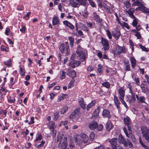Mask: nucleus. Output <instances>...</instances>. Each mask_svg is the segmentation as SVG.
Instances as JSON below:
<instances>
[{
	"label": "nucleus",
	"mask_w": 149,
	"mask_h": 149,
	"mask_svg": "<svg viewBox=\"0 0 149 149\" xmlns=\"http://www.w3.org/2000/svg\"><path fill=\"white\" fill-rule=\"evenodd\" d=\"M67 138L63 137L59 135H58L57 137V142L59 141V143L58 145V147L60 149H68L67 148L68 146Z\"/></svg>",
	"instance_id": "f257e3e1"
},
{
	"label": "nucleus",
	"mask_w": 149,
	"mask_h": 149,
	"mask_svg": "<svg viewBox=\"0 0 149 149\" xmlns=\"http://www.w3.org/2000/svg\"><path fill=\"white\" fill-rule=\"evenodd\" d=\"M77 57H79L80 60L81 62L84 61L86 59V54L85 53L84 49L80 45H79L76 51Z\"/></svg>",
	"instance_id": "f03ea898"
},
{
	"label": "nucleus",
	"mask_w": 149,
	"mask_h": 149,
	"mask_svg": "<svg viewBox=\"0 0 149 149\" xmlns=\"http://www.w3.org/2000/svg\"><path fill=\"white\" fill-rule=\"evenodd\" d=\"M141 129L143 137L145 140L149 141V129L145 127L141 128Z\"/></svg>",
	"instance_id": "7ed1b4c3"
},
{
	"label": "nucleus",
	"mask_w": 149,
	"mask_h": 149,
	"mask_svg": "<svg viewBox=\"0 0 149 149\" xmlns=\"http://www.w3.org/2000/svg\"><path fill=\"white\" fill-rule=\"evenodd\" d=\"M102 43L104 47L102 49V50H104V51L108 50L109 49V47L108 41L107 40L104 38H101Z\"/></svg>",
	"instance_id": "20e7f679"
},
{
	"label": "nucleus",
	"mask_w": 149,
	"mask_h": 149,
	"mask_svg": "<svg viewBox=\"0 0 149 149\" xmlns=\"http://www.w3.org/2000/svg\"><path fill=\"white\" fill-rule=\"evenodd\" d=\"M66 47L65 46V44L64 43H62L60 45L59 47V49L61 53L63 54H64L65 56L68 55L70 53V49L69 47L68 52H67L66 51Z\"/></svg>",
	"instance_id": "39448f33"
},
{
	"label": "nucleus",
	"mask_w": 149,
	"mask_h": 149,
	"mask_svg": "<svg viewBox=\"0 0 149 149\" xmlns=\"http://www.w3.org/2000/svg\"><path fill=\"white\" fill-rule=\"evenodd\" d=\"M130 93L131 95L127 96L126 98L127 99V101H128L130 103H132L136 100L135 93L132 92Z\"/></svg>",
	"instance_id": "423d86ee"
},
{
	"label": "nucleus",
	"mask_w": 149,
	"mask_h": 149,
	"mask_svg": "<svg viewBox=\"0 0 149 149\" xmlns=\"http://www.w3.org/2000/svg\"><path fill=\"white\" fill-rule=\"evenodd\" d=\"M126 141H127L122 134H120L118 138V142L123 144L125 147H127V143Z\"/></svg>",
	"instance_id": "0eeeda50"
},
{
	"label": "nucleus",
	"mask_w": 149,
	"mask_h": 149,
	"mask_svg": "<svg viewBox=\"0 0 149 149\" xmlns=\"http://www.w3.org/2000/svg\"><path fill=\"white\" fill-rule=\"evenodd\" d=\"M110 143L112 149H114L116 148V146L117 145V138H114L111 139H109L108 140Z\"/></svg>",
	"instance_id": "6e6552de"
},
{
	"label": "nucleus",
	"mask_w": 149,
	"mask_h": 149,
	"mask_svg": "<svg viewBox=\"0 0 149 149\" xmlns=\"http://www.w3.org/2000/svg\"><path fill=\"white\" fill-rule=\"evenodd\" d=\"M123 52V49L122 47L120 46H117L116 47L114 50L113 53L115 55H117L120 54Z\"/></svg>",
	"instance_id": "1a4fd4ad"
},
{
	"label": "nucleus",
	"mask_w": 149,
	"mask_h": 149,
	"mask_svg": "<svg viewBox=\"0 0 149 149\" xmlns=\"http://www.w3.org/2000/svg\"><path fill=\"white\" fill-rule=\"evenodd\" d=\"M124 123L125 125H127L128 128V130L130 131L131 129V120L127 116L124 119Z\"/></svg>",
	"instance_id": "9d476101"
},
{
	"label": "nucleus",
	"mask_w": 149,
	"mask_h": 149,
	"mask_svg": "<svg viewBox=\"0 0 149 149\" xmlns=\"http://www.w3.org/2000/svg\"><path fill=\"white\" fill-rule=\"evenodd\" d=\"M80 63L79 61L75 60H72L69 63V65L71 67L75 68L79 65Z\"/></svg>",
	"instance_id": "9b49d317"
},
{
	"label": "nucleus",
	"mask_w": 149,
	"mask_h": 149,
	"mask_svg": "<svg viewBox=\"0 0 149 149\" xmlns=\"http://www.w3.org/2000/svg\"><path fill=\"white\" fill-rule=\"evenodd\" d=\"M70 5L74 8H78L79 6L78 3L74 0H69V1Z\"/></svg>",
	"instance_id": "f8f14e48"
},
{
	"label": "nucleus",
	"mask_w": 149,
	"mask_h": 149,
	"mask_svg": "<svg viewBox=\"0 0 149 149\" xmlns=\"http://www.w3.org/2000/svg\"><path fill=\"white\" fill-rule=\"evenodd\" d=\"M102 115L104 118H110L111 117L110 112L107 110H104L102 112Z\"/></svg>",
	"instance_id": "ddd939ff"
},
{
	"label": "nucleus",
	"mask_w": 149,
	"mask_h": 149,
	"mask_svg": "<svg viewBox=\"0 0 149 149\" xmlns=\"http://www.w3.org/2000/svg\"><path fill=\"white\" fill-rule=\"evenodd\" d=\"M120 96L119 97V99L120 100L124 99L125 96V91L123 88H120L119 91Z\"/></svg>",
	"instance_id": "4468645a"
},
{
	"label": "nucleus",
	"mask_w": 149,
	"mask_h": 149,
	"mask_svg": "<svg viewBox=\"0 0 149 149\" xmlns=\"http://www.w3.org/2000/svg\"><path fill=\"white\" fill-rule=\"evenodd\" d=\"M134 2L132 4L133 6H139L143 3H144L142 0H132Z\"/></svg>",
	"instance_id": "2eb2a0df"
},
{
	"label": "nucleus",
	"mask_w": 149,
	"mask_h": 149,
	"mask_svg": "<svg viewBox=\"0 0 149 149\" xmlns=\"http://www.w3.org/2000/svg\"><path fill=\"white\" fill-rule=\"evenodd\" d=\"M98 127V124L95 121L92 122L89 125V128L92 130H94Z\"/></svg>",
	"instance_id": "dca6fc26"
},
{
	"label": "nucleus",
	"mask_w": 149,
	"mask_h": 149,
	"mask_svg": "<svg viewBox=\"0 0 149 149\" xmlns=\"http://www.w3.org/2000/svg\"><path fill=\"white\" fill-rule=\"evenodd\" d=\"M143 4V3L139 6H140V10L148 13L149 12V10L144 6Z\"/></svg>",
	"instance_id": "f3484780"
},
{
	"label": "nucleus",
	"mask_w": 149,
	"mask_h": 149,
	"mask_svg": "<svg viewBox=\"0 0 149 149\" xmlns=\"http://www.w3.org/2000/svg\"><path fill=\"white\" fill-rule=\"evenodd\" d=\"M63 23L71 29H74V26L71 23L68 21L66 20L64 21L63 22Z\"/></svg>",
	"instance_id": "a211bd4d"
},
{
	"label": "nucleus",
	"mask_w": 149,
	"mask_h": 149,
	"mask_svg": "<svg viewBox=\"0 0 149 149\" xmlns=\"http://www.w3.org/2000/svg\"><path fill=\"white\" fill-rule=\"evenodd\" d=\"M67 75H68L70 77H71L72 79H73L76 76V73L74 70H73L70 72H68L67 73Z\"/></svg>",
	"instance_id": "6ab92c4d"
},
{
	"label": "nucleus",
	"mask_w": 149,
	"mask_h": 149,
	"mask_svg": "<svg viewBox=\"0 0 149 149\" xmlns=\"http://www.w3.org/2000/svg\"><path fill=\"white\" fill-rule=\"evenodd\" d=\"M82 141L84 143H86L88 140V137L85 134H83L81 135Z\"/></svg>",
	"instance_id": "aec40b11"
},
{
	"label": "nucleus",
	"mask_w": 149,
	"mask_h": 149,
	"mask_svg": "<svg viewBox=\"0 0 149 149\" xmlns=\"http://www.w3.org/2000/svg\"><path fill=\"white\" fill-rule=\"evenodd\" d=\"M114 101L115 104L117 108L119 109V105L120 102L116 96L114 95Z\"/></svg>",
	"instance_id": "412c9836"
},
{
	"label": "nucleus",
	"mask_w": 149,
	"mask_h": 149,
	"mask_svg": "<svg viewBox=\"0 0 149 149\" xmlns=\"http://www.w3.org/2000/svg\"><path fill=\"white\" fill-rule=\"evenodd\" d=\"M113 126L111 122H108L106 123V127L108 131H109L111 129L113 128Z\"/></svg>",
	"instance_id": "4be33fe9"
},
{
	"label": "nucleus",
	"mask_w": 149,
	"mask_h": 149,
	"mask_svg": "<svg viewBox=\"0 0 149 149\" xmlns=\"http://www.w3.org/2000/svg\"><path fill=\"white\" fill-rule=\"evenodd\" d=\"M80 111L79 109H75L70 115V118H72L75 116V115H77L78 114Z\"/></svg>",
	"instance_id": "5701e85b"
},
{
	"label": "nucleus",
	"mask_w": 149,
	"mask_h": 149,
	"mask_svg": "<svg viewBox=\"0 0 149 149\" xmlns=\"http://www.w3.org/2000/svg\"><path fill=\"white\" fill-rule=\"evenodd\" d=\"M59 23L58 17L56 16L54 17L52 19V24L53 25L58 24Z\"/></svg>",
	"instance_id": "b1692460"
},
{
	"label": "nucleus",
	"mask_w": 149,
	"mask_h": 149,
	"mask_svg": "<svg viewBox=\"0 0 149 149\" xmlns=\"http://www.w3.org/2000/svg\"><path fill=\"white\" fill-rule=\"evenodd\" d=\"M100 108L99 107L96 109L93 114V116L95 118H97L99 115V113L100 112Z\"/></svg>",
	"instance_id": "393cba45"
},
{
	"label": "nucleus",
	"mask_w": 149,
	"mask_h": 149,
	"mask_svg": "<svg viewBox=\"0 0 149 149\" xmlns=\"http://www.w3.org/2000/svg\"><path fill=\"white\" fill-rule=\"evenodd\" d=\"M141 87L142 91V92L145 93L146 92L148 91V86H146V85H144L143 84H141Z\"/></svg>",
	"instance_id": "a878e982"
},
{
	"label": "nucleus",
	"mask_w": 149,
	"mask_h": 149,
	"mask_svg": "<svg viewBox=\"0 0 149 149\" xmlns=\"http://www.w3.org/2000/svg\"><path fill=\"white\" fill-rule=\"evenodd\" d=\"M112 36L116 38V39L117 40L119 38L120 35V31H116L115 32L112 33Z\"/></svg>",
	"instance_id": "bb28decb"
},
{
	"label": "nucleus",
	"mask_w": 149,
	"mask_h": 149,
	"mask_svg": "<svg viewBox=\"0 0 149 149\" xmlns=\"http://www.w3.org/2000/svg\"><path fill=\"white\" fill-rule=\"evenodd\" d=\"M136 98L139 102L143 103L144 102L145 98L143 96H141L139 97L138 95H136Z\"/></svg>",
	"instance_id": "cd10ccee"
},
{
	"label": "nucleus",
	"mask_w": 149,
	"mask_h": 149,
	"mask_svg": "<svg viewBox=\"0 0 149 149\" xmlns=\"http://www.w3.org/2000/svg\"><path fill=\"white\" fill-rule=\"evenodd\" d=\"M131 63L132 64V67L133 68H134L136 65V60L134 57H131L130 58Z\"/></svg>",
	"instance_id": "c85d7f7f"
},
{
	"label": "nucleus",
	"mask_w": 149,
	"mask_h": 149,
	"mask_svg": "<svg viewBox=\"0 0 149 149\" xmlns=\"http://www.w3.org/2000/svg\"><path fill=\"white\" fill-rule=\"evenodd\" d=\"M96 103V102L95 100H93L91 102L88 104L86 107V109L87 110H88L91 107L93 106Z\"/></svg>",
	"instance_id": "c756f323"
},
{
	"label": "nucleus",
	"mask_w": 149,
	"mask_h": 149,
	"mask_svg": "<svg viewBox=\"0 0 149 149\" xmlns=\"http://www.w3.org/2000/svg\"><path fill=\"white\" fill-rule=\"evenodd\" d=\"M129 136L132 139L133 141H136L135 137L134 135L131 133V131L129 130Z\"/></svg>",
	"instance_id": "7c9ffc66"
},
{
	"label": "nucleus",
	"mask_w": 149,
	"mask_h": 149,
	"mask_svg": "<svg viewBox=\"0 0 149 149\" xmlns=\"http://www.w3.org/2000/svg\"><path fill=\"white\" fill-rule=\"evenodd\" d=\"M80 26L81 29L85 31L86 32H88L89 31L88 28L84 24H81Z\"/></svg>",
	"instance_id": "2f4dec72"
},
{
	"label": "nucleus",
	"mask_w": 149,
	"mask_h": 149,
	"mask_svg": "<svg viewBox=\"0 0 149 149\" xmlns=\"http://www.w3.org/2000/svg\"><path fill=\"white\" fill-rule=\"evenodd\" d=\"M76 1L78 2L81 5L85 6L86 5V2L87 0H76Z\"/></svg>",
	"instance_id": "473e14b6"
},
{
	"label": "nucleus",
	"mask_w": 149,
	"mask_h": 149,
	"mask_svg": "<svg viewBox=\"0 0 149 149\" xmlns=\"http://www.w3.org/2000/svg\"><path fill=\"white\" fill-rule=\"evenodd\" d=\"M94 20L97 22H102V19H100L99 15H96L94 16Z\"/></svg>",
	"instance_id": "72a5a7b5"
},
{
	"label": "nucleus",
	"mask_w": 149,
	"mask_h": 149,
	"mask_svg": "<svg viewBox=\"0 0 149 149\" xmlns=\"http://www.w3.org/2000/svg\"><path fill=\"white\" fill-rule=\"evenodd\" d=\"M69 40L70 41V45L71 47H72L73 46V43L74 42V38L71 36H70L68 38Z\"/></svg>",
	"instance_id": "f704fd0d"
},
{
	"label": "nucleus",
	"mask_w": 149,
	"mask_h": 149,
	"mask_svg": "<svg viewBox=\"0 0 149 149\" xmlns=\"http://www.w3.org/2000/svg\"><path fill=\"white\" fill-rule=\"evenodd\" d=\"M125 65L126 69L125 70L127 71H130V63L129 62H125Z\"/></svg>",
	"instance_id": "c9c22d12"
},
{
	"label": "nucleus",
	"mask_w": 149,
	"mask_h": 149,
	"mask_svg": "<svg viewBox=\"0 0 149 149\" xmlns=\"http://www.w3.org/2000/svg\"><path fill=\"white\" fill-rule=\"evenodd\" d=\"M49 126L50 129L54 128L55 127V123L53 122H50L48 124Z\"/></svg>",
	"instance_id": "e433bc0d"
},
{
	"label": "nucleus",
	"mask_w": 149,
	"mask_h": 149,
	"mask_svg": "<svg viewBox=\"0 0 149 149\" xmlns=\"http://www.w3.org/2000/svg\"><path fill=\"white\" fill-rule=\"evenodd\" d=\"M102 85L103 86L107 88H109L110 86V84L107 81H106L102 83Z\"/></svg>",
	"instance_id": "4c0bfd02"
},
{
	"label": "nucleus",
	"mask_w": 149,
	"mask_h": 149,
	"mask_svg": "<svg viewBox=\"0 0 149 149\" xmlns=\"http://www.w3.org/2000/svg\"><path fill=\"white\" fill-rule=\"evenodd\" d=\"M12 61L11 59H9L8 61H6L4 62V64L8 66H11Z\"/></svg>",
	"instance_id": "58836bf2"
},
{
	"label": "nucleus",
	"mask_w": 149,
	"mask_h": 149,
	"mask_svg": "<svg viewBox=\"0 0 149 149\" xmlns=\"http://www.w3.org/2000/svg\"><path fill=\"white\" fill-rule=\"evenodd\" d=\"M68 107L67 106L64 107L61 111V114H64L66 111L68 110Z\"/></svg>",
	"instance_id": "ea45409f"
},
{
	"label": "nucleus",
	"mask_w": 149,
	"mask_h": 149,
	"mask_svg": "<svg viewBox=\"0 0 149 149\" xmlns=\"http://www.w3.org/2000/svg\"><path fill=\"white\" fill-rule=\"evenodd\" d=\"M95 136V133L93 132H92L91 133V134L90 135V140L91 141H93L94 139Z\"/></svg>",
	"instance_id": "a19ab883"
},
{
	"label": "nucleus",
	"mask_w": 149,
	"mask_h": 149,
	"mask_svg": "<svg viewBox=\"0 0 149 149\" xmlns=\"http://www.w3.org/2000/svg\"><path fill=\"white\" fill-rule=\"evenodd\" d=\"M126 142L127 143V146H129V147L130 148H131L133 147V145L130 141L128 139H127Z\"/></svg>",
	"instance_id": "79ce46f5"
},
{
	"label": "nucleus",
	"mask_w": 149,
	"mask_h": 149,
	"mask_svg": "<svg viewBox=\"0 0 149 149\" xmlns=\"http://www.w3.org/2000/svg\"><path fill=\"white\" fill-rule=\"evenodd\" d=\"M139 143L140 144L143 146V147L145 148L146 149H147V148H148L147 146L145 145L142 142V141L141 140V138L140 137L139 138Z\"/></svg>",
	"instance_id": "37998d69"
},
{
	"label": "nucleus",
	"mask_w": 149,
	"mask_h": 149,
	"mask_svg": "<svg viewBox=\"0 0 149 149\" xmlns=\"http://www.w3.org/2000/svg\"><path fill=\"white\" fill-rule=\"evenodd\" d=\"M1 50L2 51H5L6 52H8V49L7 47L4 45H1Z\"/></svg>",
	"instance_id": "c03bdc74"
},
{
	"label": "nucleus",
	"mask_w": 149,
	"mask_h": 149,
	"mask_svg": "<svg viewBox=\"0 0 149 149\" xmlns=\"http://www.w3.org/2000/svg\"><path fill=\"white\" fill-rule=\"evenodd\" d=\"M134 10L133 8L130 9L128 11H127V12L130 15L133 14V13L134 12Z\"/></svg>",
	"instance_id": "a18cd8bd"
},
{
	"label": "nucleus",
	"mask_w": 149,
	"mask_h": 149,
	"mask_svg": "<svg viewBox=\"0 0 149 149\" xmlns=\"http://www.w3.org/2000/svg\"><path fill=\"white\" fill-rule=\"evenodd\" d=\"M42 136L39 133L38 134V137L36 138L35 141L36 142L39 141L42 139Z\"/></svg>",
	"instance_id": "49530a36"
},
{
	"label": "nucleus",
	"mask_w": 149,
	"mask_h": 149,
	"mask_svg": "<svg viewBox=\"0 0 149 149\" xmlns=\"http://www.w3.org/2000/svg\"><path fill=\"white\" fill-rule=\"evenodd\" d=\"M54 119L55 120H58L59 118V113L56 112L54 113Z\"/></svg>",
	"instance_id": "de8ad7c7"
},
{
	"label": "nucleus",
	"mask_w": 149,
	"mask_h": 149,
	"mask_svg": "<svg viewBox=\"0 0 149 149\" xmlns=\"http://www.w3.org/2000/svg\"><path fill=\"white\" fill-rule=\"evenodd\" d=\"M29 130L26 129V132H22V133L23 134V135L24 137H26L27 135L29 134Z\"/></svg>",
	"instance_id": "09e8293b"
},
{
	"label": "nucleus",
	"mask_w": 149,
	"mask_h": 149,
	"mask_svg": "<svg viewBox=\"0 0 149 149\" xmlns=\"http://www.w3.org/2000/svg\"><path fill=\"white\" fill-rule=\"evenodd\" d=\"M97 2L98 5L101 8L103 7V6L102 3V0H97Z\"/></svg>",
	"instance_id": "8fccbe9b"
},
{
	"label": "nucleus",
	"mask_w": 149,
	"mask_h": 149,
	"mask_svg": "<svg viewBox=\"0 0 149 149\" xmlns=\"http://www.w3.org/2000/svg\"><path fill=\"white\" fill-rule=\"evenodd\" d=\"M31 14V12H28L24 16V17L26 20H27L29 18V16Z\"/></svg>",
	"instance_id": "3c124183"
},
{
	"label": "nucleus",
	"mask_w": 149,
	"mask_h": 149,
	"mask_svg": "<svg viewBox=\"0 0 149 149\" xmlns=\"http://www.w3.org/2000/svg\"><path fill=\"white\" fill-rule=\"evenodd\" d=\"M20 72L22 76H24L25 74V72L24 70L22 68L20 67Z\"/></svg>",
	"instance_id": "603ef678"
},
{
	"label": "nucleus",
	"mask_w": 149,
	"mask_h": 149,
	"mask_svg": "<svg viewBox=\"0 0 149 149\" xmlns=\"http://www.w3.org/2000/svg\"><path fill=\"white\" fill-rule=\"evenodd\" d=\"M79 104L81 107L82 109H84L85 108V103L84 102V101L83 102H81L79 103Z\"/></svg>",
	"instance_id": "864d4df0"
},
{
	"label": "nucleus",
	"mask_w": 149,
	"mask_h": 149,
	"mask_svg": "<svg viewBox=\"0 0 149 149\" xmlns=\"http://www.w3.org/2000/svg\"><path fill=\"white\" fill-rule=\"evenodd\" d=\"M62 74L61 75L60 78L61 79H63L65 78L66 72L63 71L62 72Z\"/></svg>",
	"instance_id": "5fc2aeb1"
},
{
	"label": "nucleus",
	"mask_w": 149,
	"mask_h": 149,
	"mask_svg": "<svg viewBox=\"0 0 149 149\" xmlns=\"http://www.w3.org/2000/svg\"><path fill=\"white\" fill-rule=\"evenodd\" d=\"M138 24V22L136 20V19H134L132 22V25L134 26H136L137 24Z\"/></svg>",
	"instance_id": "6e6d98bb"
},
{
	"label": "nucleus",
	"mask_w": 149,
	"mask_h": 149,
	"mask_svg": "<svg viewBox=\"0 0 149 149\" xmlns=\"http://www.w3.org/2000/svg\"><path fill=\"white\" fill-rule=\"evenodd\" d=\"M89 1V2L91 5L93 7H95V5L94 2L92 0H88Z\"/></svg>",
	"instance_id": "4d7b16f0"
},
{
	"label": "nucleus",
	"mask_w": 149,
	"mask_h": 149,
	"mask_svg": "<svg viewBox=\"0 0 149 149\" xmlns=\"http://www.w3.org/2000/svg\"><path fill=\"white\" fill-rule=\"evenodd\" d=\"M123 129L124 131L125 135H126V136L128 138H129V136L128 133L127 131V130L126 128L124 127V128H123Z\"/></svg>",
	"instance_id": "13d9d810"
},
{
	"label": "nucleus",
	"mask_w": 149,
	"mask_h": 149,
	"mask_svg": "<svg viewBox=\"0 0 149 149\" xmlns=\"http://www.w3.org/2000/svg\"><path fill=\"white\" fill-rule=\"evenodd\" d=\"M107 32L108 38L109 39H111L112 38V36L109 30H107Z\"/></svg>",
	"instance_id": "bf43d9fd"
},
{
	"label": "nucleus",
	"mask_w": 149,
	"mask_h": 149,
	"mask_svg": "<svg viewBox=\"0 0 149 149\" xmlns=\"http://www.w3.org/2000/svg\"><path fill=\"white\" fill-rule=\"evenodd\" d=\"M120 100L121 101V102L122 103V104L124 105V106L125 107L127 108H128V106L127 105L126 102H125L124 100V99L123 100Z\"/></svg>",
	"instance_id": "052dcab7"
},
{
	"label": "nucleus",
	"mask_w": 149,
	"mask_h": 149,
	"mask_svg": "<svg viewBox=\"0 0 149 149\" xmlns=\"http://www.w3.org/2000/svg\"><path fill=\"white\" fill-rule=\"evenodd\" d=\"M26 27L25 26H24L22 27L20 29L22 33H24L25 32Z\"/></svg>",
	"instance_id": "680f3d73"
},
{
	"label": "nucleus",
	"mask_w": 149,
	"mask_h": 149,
	"mask_svg": "<svg viewBox=\"0 0 149 149\" xmlns=\"http://www.w3.org/2000/svg\"><path fill=\"white\" fill-rule=\"evenodd\" d=\"M45 143V142L42 141H41V143L40 144L37 145L36 147L38 148L40 147L43 146Z\"/></svg>",
	"instance_id": "e2e57ef3"
},
{
	"label": "nucleus",
	"mask_w": 149,
	"mask_h": 149,
	"mask_svg": "<svg viewBox=\"0 0 149 149\" xmlns=\"http://www.w3.org/2000/svg\"><path fill=\"white\" fill-rule=\"evenodd\" d=\"M34 118L33 117H31V121L29 122L28 124L29 125L33 124L34 123Z\"/></svg>",
	"instance_id": "0e129e2a"
},
{
	"label": "nucleus",
	"mask_w": 149,
	"mask_h": 149,
	"mask_svg": "<svg viewBox=\"0 0 149 149\" xmlns=\"http://www.w3.org/2000/svg\"><path fill=\"white\" fill-rule=\"evenodd\" d=\"M134 80L136 81V83L137 85L139 86L140 85V83H139V79L138 78H135L134 79Z\"/></svg>",
	"instance_id": "69168bd1"
},
{
	"label": "nucleus",
	"mask_w": 149,
	"mask_h": 149,
	"mask_svg": "<svg viewBox=\"0 0 149 149\" xmlns=\"http://www.w3.org/2000/svg\"><path fill=\"white\" fill-rule=\"evenodd\" d=\"M52 130V136L53 137H55L56 135V130H55L54 129H53Z\"/></svg>",
	"instance_id": "338daca9"
},
{
	"label": "nucleus",
	"mask_w": 149,
	"mask_h": 149,
	"mask_svg": "<svg viewBox=\"0 0 149 149\" xmlns=\"http://www.w3.org/2000/svg\"><path fill=\"white\" fill-rule=\"evenodd\" d=\"M135 35L137 38L138 39H140L141 37V34H140V33L138 32L137 33H136Z\"/></svg>",
	"instance_id": "774afa93"
}]
</instances>
